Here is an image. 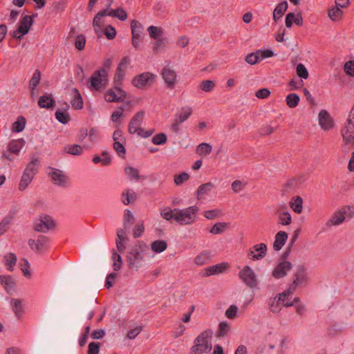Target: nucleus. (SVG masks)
Listing matches in <instances>:
<instances>
[{"mask_svg": "<svg viewBox=\"0 0 354 354\" xmlns=\"http://www.w3.org/2000/svg\"><path fill=\"white\" fill-rule=\"evenodd\" d=\"M214 86L215 84L212 80H204L199 85V88L205 92H210Z\"/></svg>", "mask_w": 354, "mask_h": 354, "instance_id": "57", "label": "nucleus"}, {"mask_svg": "<svg viewBox=\"0 0 354 354\" xmlns=\"http://www.w3.org/2000/svg\"><path fill=\"white\" fill-rule=\"evenodd\" d=\"M253 250L258 253L252 257L253 261L262 259L266 255L267 246L265 243H259L253 246Z\"/></svg>", "mask_w": 354, "mask_h": 354, "instance_id": "30", "label": "nucleus"}, {"mask_svg": "<svg viewBox=\"0 0 354 354\" xmlns=\"http://www.w3.org/2000/svg\"><path fill=\"white\" fill-rule=\"evenodd\" d=\"M167 248V243L163 240H157L153 241L151 245V250L156 253H160L165 251Z\"/></svg>", "mask_w": 354, "mask_h": 354, "instance_id": "38", "label": "nucleus"}, {"mask_svg": "<svg viewBox=\"0 0 354 354\" xmlns=\"http://www.w3.org/2000/svg\"><path fill=\"white\" fill-rule=\"evenodd\" d=\"M111 15L112 17H116L121 21H125L127 19V14L122 8H118L115 10L111 9Z\"/></svg>", "mask_w": 354, "mask_h": 354, "instance_id": "51", "label": "nucleus"}, {"mask_svg": "<svg viewBox=\"0 0 354 354\" xmlns=\"http://www.w3.org/2000/svg\"><path fill=\"white\" fill-rule=\"evenodd\" d=\"M104 100L108 102H121L122 99L118 97L114 88H110L104 93Z\"/></svg>", "mask_w": 354, "mask_h": 354, "instance_id": "36", "label": "nucleus"}, {"mask_svg": "<svg viewBox=\"0 0 354 354\" xmlns=\"http://www.w3.org/2000/svg\"><path fill=\"white\" fill-rule=\"evenodd\" d=\"M212 151V147L206 142L201 143L196 148V153L200 156H206L209 155Z\"/></svg>", "mask_w": 354, "mask_h": 354, "instance_id": "34", "label": "nucleus"}, {"mask_svg": "<svg viewBox=\"0 0 354 354\" xmlns=\"http://www.w3.org/2000/svg\"><path fill=\"white\" fill-rule=\"evenodd\" d=\"M167 141V135L165 133H159L152 138V142L156 145H165Z\"/></svg>", "mask_w": 354, "mask_h": 354, "instance_id": "53", "label": "nucleus"}, {"mask_svg": "<svg viewBox=\"0 0 354 354\" xmlns=\"http://www.w3.org/2000/svg\"><path fill=\"white\" fill-rule=\"evenodd\" d=\"M292 268L290 261H278V263L272 270V275L275 279H281L287 275L288 271Z\"/></svg>", "mask_w": 354, "mask_h": 354, "instance_id": "11", "label": "nucleus"}, {"mask_svg": "<svg viewBox=\"0 0 354 354\" xmlns=\"http://www.w3.org/2000/svg\"><path fill=\"white\" fill-rule=\"evenodd\" d=\"M116 30L111 25H108L106 26L104 30V34L108 39H113L116 36Z\"/></svg>", "mask_w": 354, "mask_h": 354, "instance_id": "61", "label": "nucleus"}, {"mask_svg": "<svg viewBox=\"0 0 354 354\" xmlns=\"http://www.w3.org/2000/svg\"><path fill=\"white\" fill-rule=\"evenodd\" d=\"M112 259L113 261V270H120L122 263V257L115 250H113L112 252Z\"/></svg>", "mask_w": 354, "mask_h": 354, "instance_id": "49", "label": "nucleus"}, {"mask_svg": "<svg viewBox=\"0 0 354 354\" xmlns=\"http://www.w3.org/2000/svg\"><path fill=\"white\" fill-rule=\"evenodd\" d=\"M145 117V111L137 112L131 119L128 125V132L130 134L137 133L140 129Z\"/></svg>", "mask_w": 354, "mask_h": 354, "instance_id": "14", "label": "nucleus"}, {"mask_svg": "<svg viewBox=\"0 0 354 354\" xmlns=\"http://www.w3.org/2000/svg\"><path fill=\"white\" fill-rule=\"evenodd\" d=\"M37 15H25L21 17L19 25L17 28V32L21 33V35H26L33 24V17H36Z\"/></svg>", "mask_w": 354, "mask_h": 354, "instance_id": "17", "label": "nucleus"}, {"mask_svg": "<svg viewBox=\"0 0 354 354\" xmlns=\"http://www.w3.org/2000/svg\"><path fill=\"white\" fill-rule=\"evenodd\" d=\"M161 75L166 86L169 88H174L176 82V73L169 66H165L162 69Z\"/></svg>", "mask_w": 354, "mask_h": 354, "instance_id": "13", "label": "nucleus"}, {"mask_svg": "<svg viewBox=\"0 0 354 354\" xmlns=\"http://www.w3.org/2000/svg\"><path fill=\"white\" fill-rule=\"evenodd\" d=\"M135 222L134 216L129 209H125L124 212L123 225L124 228L127 230L131 225Z\"/></svg>", "mask_w": 354, "mask_h": 354, "instance_id": "42", "label": "nucleus"}, {"mask_svg": "<svg viewBox=\"0 0 354 354\" xmlns=\"http://www.w3.org/2000/svg\"><path fill=\"white\" fill-rule=\"evenodd\" d=\"M350 206H344L339 210L335 212L326 222V225L328 227L332 225H338L344 222L348 211L351 210Z\"/></svg>", "mask_w": 354, "mask_h": 354, "instance_id": "10", "label": "nucleus"}, {"mask_svg": "<svg viewBox=\"0 0 354 354\" xmlns=\"http://www.w3.org/2000/svg\"><path fill=\"white\" fill-rule=\"evenodd\" d=\"M299 100V96L294 93L288 94L286 98V104L289 108H295L296 106H297Z\"/></svg>", "mask_w": 354, "mask_h": 354, "instance_id": "41", "label": "nucleus"}, {"mask_svg": "<svg viewBox=\"0 0 354 354\" xmlns=\"http://www.w3.org/2000/svg\"><path fill=\"white\" fill-rule=\"evenodd\" d=\"M293 22L299 26L303 25L304 20L301 12H298L296 15L293 12H289L286 15L285 19L286 26L288 28H291Z\"/></svg>", "mask_w": 354, "mask_h": 354, "instance_id": "20", "label": "nucleus"}, {"mask_svg": "<svg viewBox=\"0 0 354 354\" xmlns=\"http://www.w3.org/2000/svg\"><path fill=\"white\" fill-rule=\"evenodd\" d=\"M288 237V234L287 232L284 231L278 232L275 235L274 241L273 243V249L275 251H279L285 245Z\"/></svg>", "mask_w": 354, "mask_h": 354, "instance_id": "22", "label": "nucleus"}, {"mask_svg": "<svg viewBox=\"0 0 354 354\" xmlns=\"http://www.w3.org/2000/svg\"><path fill=\"white\" fill-rule=\"evenodd\" d=\"M147 31L149 32V36L151 38L153 39H157L161 38L160 37L163 34L162 29L160 27L151 26L147 28Z\"/></svg>", "mask_w": 354, "mask_h": 354, "instance_id": "44", "label": "nucleus"}, {"mask_svg": "<svg viewBox=\"0 0 354 354\" xmlns=\"http://www.w3.org/2000/svg\"><path fill=\"white\" fill-rule=\"evenodd\" d=\"M149 250L147 245L142 241H138L127 252V261L129 268L140 267V262L143 260L144 254Z\"/></svg>", "mask_w": 354, "mask_h": 354, "instance_id": "1", "label": "nucleus"}, {"mask_svg": "<svg viewBox=\"0 0 354 354\" xmlns=\"http://www.w3.org/2000/svg\"><path fill=\"white\" fill-rule=\"evenodd\" d=\"M41 80V73L39 70H36L29 82V86L31 88L32 93L39 84Z\"/></svg>", "mask_w": 354, "mask_h": 354, "instance_id": "46", "label": "nucleus"}, {"mask_svg": "<svg viewBox=\"0 0 354 354\" xmlns=\"http://www.w3.org/2000/svg\"><path fill=\"white\" fill-rule=\"evenodd\" d=\"M342 15L343 12L342 10L336 6L328 10V16L333 21H339L342 17Z\"/></svg>", "mask_w": 354, "mask_h": 354, "instance_id": "35", "label": "nucleus"}, {"mask_svg": "<svg viewBox=\"0 0 354 354\" xmlns=\"http://www.w3.org/2000/svg\"><path fill=\"white\" fill-rule=\"evenodd\" d=\"M124 71L123 69L116 68L115 75H114V84L115 85H121L122 82L123 80L124 76Z\"/></svg>", "mask_w": 354, "mask_h": 354, "instance_id": "62", "label": "nucleus"}, {"mask_svg": "<svg viewBox=\"0 0 354 354\" xmlns=\"http://www.w3.org/2000/svg\"><path fill=\"white\" fill-rule=\"evenodd\" d=\"M227 268L225 263H218L212 266L207 267L205 269L203 276L208 277L214 274L222 273Z\"/></svg>", "mask_w": 354, "mask_h": 354, "instance_id": "27", "label": "nucleus"}, {"mask_svg": "<svg viewBox=\"0 0 354 354\" xmlns=\"http://www.w3.org/2000/svg\"><path fill=\"white\" fill-rule=\"evenodd\" d=\"M26 142L23 138L18 140H12L7 147L8 151L10 153L18 155Z\"/></svg>", "mask_w": 354, "mask_h": 354, "instance_id": "23", "label": "nucleus"}, {"mask_svg": "<svg viewBox=\"0 0 354 354\" xmlns=\"http://www.w3.org/2000/svg\"><path fill=\"white\" fill-rule=\"evenodd\" d=\"M10 304L15 315L19 319L24 313V307L21 300L19 299H11Z\"/></svg>", "mask_w": 354, "mask_h": 354, "instance_id": "29", "label": "nucleus"}, {"mask_svg": "<svg viewBox=\"0 0 354 354\" xmlns=\"http://www.w3.org/2000/svg\"><path fill=\"white\" fill-rule=\"evenodd\" d=\"M198 211L196 206H190L179 209H174V220L180 225H189L194 223Z\"/></svg>", "mask_w": 354, "mask_h": 354, "instance_id": "5", "label": "nucleus"}, {"mask_svg": "<svg viewBox=\"0 0 354 354\" xmlns=\"http://www.w3.org/2000/svg\"><path fill=\"white\" fill-rule=\"evenodd\" d=\"M125 143L126 142H123L121 141V142H113V147L114 150L117 152L118 156L122 158H125V154L127 152L125 147H124Z\"/></svg>", "mask_w": 354, "mask_h": 354, "instance_id": "45", "label": "nucleus"}, {"mask_svg": "<svg viewBox=\"0 0 354 354\" xmlns=\"http://www.w3.org/2000/svg\"><path fill=\"white\" fill-rule=\"evenodd\" d=\"M227 227V223L218 222L215 223L209 230V232L213 234H219L223 233Z\"/></svg>", "mask_w": 354, "mask_h": 354, "instance_id": "48", "label": "nucleus"}, {"mask_svg": "<svg viewBox=\"0 0 354 354\" xmlns=\"http://www.w3.org/2000/svg\"><path fill=\"white\" fill-rule=\"evenodd\" d=\"M160 215L167 221L174 219V209L172 210L170 207H165L160 211Z\"/></svg>", "mask_w": 354, "mask_h": 354, "instance_id": "60", "label": "nucleus"}, {"mask_svg": "<svg viewBox=\"0 0 354 354\" xmlns=\"http://www.w3.org/2000/svg\"><path fill=\"white\" fill-rule=\"evenodd\" d=\"M131 44L132 46L137 50L140 47V44L142 41L141 35L142 33V26L136 19H133L131 22Z\"/></svg>", "mask_w": 354, "mask_h": 354, "instance_id": "9", "label": "nucleus"}, {"mask_svg": "<svg viewBox=\"0 0 354 354\" xmlns=\"http://www.w3.org/2000/svg\"><path fill=\"white\" fill-rule=\"evenodd\" d=\"M214 187L212 183L208 182L200 185L197 189V198L198 199L203 198L205 196L207 195Z\"/></svg>", "mask_w": 354, "mask_h": 354, "instance_id": "28", "label": "nucleus"}, {"mask_svg": "<svg viewBox=\"0 0 354 354\" xmlns=\"http://www.w3.org/2000/svg\"><path fill=\"white\" fill-rule=\"evenodd\" d=\"M83 147L77 144L66 145L64 148V151L71 155L80 156L83 153Z\"/></svg>", "mask_w": 354, "mask_h": 354, "instance_id": "31", "label": "nucleus"}, {"mask_svg": "<svg viewBox=\"0 0 354 354\" xmlns=\"http://www.w3.org/2000/svg\"><path fill=\"white\" fill-rule=\"evenodd\" d=\"M288 8V4L286 1H283L276 6L272 14V18L275 23L282 17Z\"/></svg>", "mask_w": 354, "mask_h": 354, "instance_id": "26", "label": "nucleus"}, {"mask_svg": "<svg viewBox=\"0 0 354 354\" xmlns=\"http://www.w3.org/2000/svg\"><path fill=\"white\" fill-rule=\"evenodd\" d=\"M28 243L31 250L40 254L48 246L49 239L46 236L39 235L37 241L30 239Z\"/></svg>", "mask_w": 354, "mask_h": 354, "instance_id": "12", "label": "nucleus"}, {"mask_svg": "<svg viewBox=\"0 0 354 354\" xmlns=\"http://www.w3.org/2000/svg\"><path fill=\"white\" fill-rule=\"evenodd\" d=\"M55 118L62 124H66L71 120L69 114L65 111L57 110L55 113Z\"/></svg>", "mask_w": 354, "mask_h": 354, "instance_id": "47", "label": "nucleus"}, {"mask_svg": "<svg viewBox=\"0 0 354 354\" xmlns=\"http://www.w3.org/2000/svg\"><path fill=\"white\" fill-rule=\"evenodd\" d=\"M192 113V109L189 106L182 107L181 111L178 114L176 115V121L183 123L187 120Z\"/></svg>", "mask_w": 354, "mask_h": 354, "instance_id": "33", "label": "nucleus"}, {"mask_svg": "<svg viewBox=\"0 0 354 354\" xmlns=\"http://www.w3.org/2000/svg\"><path fill=\"white\" fill-rule=\"evenodd\" d=\"M155 75L149 72L143 73L132 80V84L138 88L153 83Z\"/></svg>", "mask_w": 354, "mask_h": 354, "instance_id": "15", "label": "nucleus"}, {"mask_svg": "<svg viewBox=\"0 0 354 354\" xmlns=\"http://www.w3.org/2000/svg\"><path fill=\"white\" fill-rule=\"evenodd\" d=\"M345 73L350 77H354V61H348L344 66Z\"/></svg>", "mask_w": 354, "mask_h": 354, "instance_id": "64", "label": "nucleus"}, {"mask_svg": "<svg viewBox=\"0 0 354 354\" xmlns=\"http://www.w3.org/2000/svg\"><path fill=\"white\" fill-rule=\"evenodd\" d=\"M26 120L24 116H19L17 120L12 124V131L15 133H19L22 131L26 126Z\"/></svg>", "mask_w": 354, "mask_h": 354, "instance_id": "39", "label": "nucleus"}, {"mask_svg": "<svg viewBox=\"0 0 354 354\" xmlns=\"http://www.w3.org/2000/svg\"><path fill=\"white\" fill-rule=\"evenodd\" d=\"M55 226L54 220L47 214H41L40 218L34 223V230L37 232H46L54 228Z\"/></svg>", "mask_w": 354, "mask_h": 354, "instance_id": "8", "label": "nucleus"}, {"mask_svg": "<svg viewBox=\"0 0 354 354\" xmlns=\"http://www.w3.org/2000/svg\"><path fill=\"white\" fill-rule=\"evenodd\" d=\"M296 72L297 75L302 79H307L308 77V71L302 64H297L296 67Z\"/></svg>", "mask_w": 354, "mask_h": 354, "instance_id": "59", "label": "nucleus"}, {"mask_svg": "<svg viewBox=\"0 0 354 354\" xmlns=\"http://www.w3.org/2000/svg\"><path fill=\"white\" fill-rule=\"evenodd\" d=\"M260 52L261 50H257L255 52L248 54L245 57V61L250 65L259 63L261 61Z\"/></svg>", "mask_w": 354, "mask_h": 354, "instance_id": "40", "label": "nucleus"}, {"mask_svg": "<svg viewBox=\"0 0 354 354\" xmlns=\"http://www.w3.org/2000/svg\"><path fill=\"white\" fill-rule=\"evenodd\" d=\"M343 140L346 144L354 145V126L347 122L341 131Z\"/></svg>", "mask_w": 354, "mask_h": 354, "instance_id": "18", "label": "nucleus"}, {"mask_svg": "<svg viewBox=\"0 0 354 354\" xmlns=\"http://www.w3.org/2000/svg\"><path fill=\"white\" fill-rule=\"evenodd\" d=\"M39 168V160L37 158H32L31 161L26 165L21 180L19 184V189L24 191L32 182Z\"/></svg>", "mask_w": 354, "mask_h": 354, "instance_id": "4", "label": "nucleus"}, {"mask_svg": "<svg viewBox=\"0 0 354 354\" xmlns=\"http://www.w3.org/2000/svg\"><path fill=\"white\" fill-rule=\"evenodd\" d=\"M102 156L104 157L102 158L99 156H95L93 158V162L95 164L101 163L102 166H109L111 164V157L109 156V153L106 151L102 153Z\"/></svg>", "mask_w": 354, "mask_h": 354, "instance_id": "32", "label": "nucleus"}, {"mask_svg": "<svg viewBox=\"0 0 354 354\" xmlns=\"http://www.w3.org/2000/svg\"><path fill=\"white\" fill-rule=\"evenodd\" d=\"M73 99L71 100V104L73 109L80 110L83 108L84 102L82 95L77 88H73L72 89Z\"/></svg>", "mask_w": 354, "mask_h": 354, "instance_id": "25", "label": "nucleus"}, {"mask_svg": "<svg viewBox=\"0 0 354 354\" xmlns=\"http://www.w3.org/2000/svg\"><path fill=\"white\" fill-rule=\"evenodd\" d=\"M285 297H281V299L279 300V294L278 295V299L276 301V297L270 298L269 301L270 310L273 313H279L281 310L279 308V305L281 304V301H284Z\"/></svg>", "mask_w": 354, "mask_h": 354, "instance_id": "43", "label": "nucleus"}, {"mask_svg": "<svg viewBox=\"0 0 354 354\" xmlns=\"http://www.w3.org/2000/svg\"><path fill=\"white\" fill-rule=\"evenodd\" d=\"M303 200L300 196H297L295 201L290 202V205L295 213L300 214L302 212Z\"/></svg>", "mask_w": 354, "mask_h": 354, "instance_id": "52", "label": "nucleus"}, {"mask_svg": "<svg viewBox=\"0 0 354 354\" xmlns=\"http://www.w3.org/2000/svg\"><path fill=\"white\" fill-rule=\"evenodd\" d=\"M136 198L137 196L134 192L130 193L129 191H127L126 194L124 192L122 194V203L126 205H129L131 202L135 201Z\"/></svg>", "mask_w": 354, "mask_h": 354, "instance_id": "50", "label": "nucleus"}, {"mask_svg": "<svg viewBox=\"0 0 354 354\" xmlns=\"http://www.w3.org/2000/svg\"><path fill=\"white\" fill-rule=\"evenodd\" d=\"M108 84V72L106 68H100L93 72L89 78L88 88L91 91H100Z\"/></svg>", "mask_w": 354, "mask_h": 354, "instance_id": "6", "label": "nucleus"}, {"mask_svg": "<svg viewBox=\"0 0 354 354\" xmlns=\"http://www.w3.org/2000/svg\"><path fill=\"white\" fill-rule=\"evenodd\" d=\"M4 259H6L5 266L7 269L12 272L14 270V266L17 263V256L15 254L10 252L7 255L4 256Z\"/></svg>", "mask_w": 354, "mask_h": 354, "instance_id": "37", "label": "nucleus"}, {"mask_svg": "<svg viewBox=\"0 0 354 354\" xmlns=\"http://www.w3.org/2000/svg\"><path fill=\"white\" fill-rule=\"evenodd\" d=\"M319 124L324 131H328L333 128L334 121L326 110L323 109L319 111Z\"/></svg>", "mask_w": 354, "mask_h": 354, "instance_id": "16", "label": "nucleus"}, {"mask_svg": "<svg viewBox=\"0 0 354 354\" xmlns=\"http://www.w3.org/2000/svg\"><path fill=\"white\" fill-rule=\"evenodd\" d=\"M52 170L50 175L55 184L58 186L65 187L68 179L67 176L62 171L58 169L52 168Z\"/></svg>", "mask_w": 354, "mask_h": 354, "instance_id": "19", "label": "nucleus"}, {"mask_svg": "<svg viewBox=\"0 0 354 354\" xmlns=\"http://www.w3.org/2000/svg\"><path fill=\"white\" fill-rule=\"evenodd\" d=\"M292 218L288 212H283L279 215V222L283 225H289L291 223Z\"/></svg>", "mask_w": 354, "mask_h": 354, "instance_id": "56", "label": "nucleus"}, {"mask_svg": "<svg viewBox=\"0 0 354 354\" xmlns=\"http://www.w3.org/2000/svg\"><path fill=\"white\" fill-rule=\"evenodd\" d=\"M308 277L307 268L304 265L297 267L295 272L292 275V282L289 287L282 293L279 294V300L281 297H286L288 295H292L299 286H306L308 283Z\"/></svg>", "mask_w": 354, "mask_h": 354, "instance_id": "3", "label": "nucleus"}, {"mask_svg": "<svg viewBox=\"0 0 354 354\" xmlns=\"http://www.w3.org/2000/svg\"><path fill=\"white\" fill-rule=\"evenodd\" d=\"M189 178V175L186 172H181L174 176V183L176 185H180Z\"/></svg>", "mask_w": 354, "mask_h": 354, "instance_id": "58", "label": "nucleus"}, {"mask_svg": "<svg viewBox=\"0 0 354 354\" xmlns=\"http://www.w3.org/2000/svg\"><path fill=\"white\" fill-rule=\"evenodd\" d=\"M86 37L84 35H78L75 39V46L79 50H82L85 48Z\"/></svg>", "mask_w": 354, "mask_h": 354, "instance_id": "55", "label": "nucleus"}, {"mask_svg": "<svg viewBox=\"0 0 354 354\" xmlns=\"http://www.w3.org/2000/svg\"><path fill=\"white\" fill-rule=\"evenodd\" d=\"M38 106L44 109H52L55 106V100L52 95H44L39 97L38 100Z\"/></svg>", "mask_w": 354, "mask_h": 354, "instance_id": "24", "label": "nucleus"}, {"mask_svg": "<svg viewBox=\"0 0 354 354\" xmlns=\"http://www.w3.org/2000/svg\"><path fill=\"white\" fill-rule=\"evenodd\" d=\"M0 284L3 287L7 293L14 290L16 287V282L10 275H0Z\"/></svg>", "mask_w": 354, "mask_h": 354, "instance_id": "21", "label": "nucleus"}, {"mask_svg": "<svg viewBox=\"0 0 354 354\" xmlns=\"http://www.w3.org/2000/svg\"><path fill=\"white\" fill-rule=\"evenodd\" d=\"M240 279L250 288H255L257 286V279L253 270L245 266L239 273Z\"/></svg>", "mask_w": 354, "mask_h": 354, "instance_id": "7", "label": "nucleus"}, {"mask_svg": "<svg viewBox=\"0 0 354 354\" xmlns=\"http://www.w3.org/2000/svg\"><path fill=\"white\" fill-rule=\"evenodd\" d=\"M100 343L92 342L88 346V354H98L100 348Z\"/></svg>", "mask_w": 354, "mask_h": 354, "instance_id": "63", "label": "nucleus"}, {"mask_svg": "<svg viewBox=\"0 0 354 354\" xmlns=\"http://www.w3.org/2000/svg\"><path fill=\"white\" fill-rule=\"evenodd\" d=\"M230 330V326L225 322H221L218 325V329L216 332V337H224Z\"/></svg>", "mask_w": 354, "mask_h": 354, "instance_id": "54", "label": "nucleus"}, {"mask_svg": "<svg viewBox=\"0 0 354 354\" xmlns=\"http://www.w3.org/2000/svg\"><path fill=\"white\" fill-rule=\"evenodd\" d=\"M212 330L207 329L203 331L194 339V345L191 347L189 354H203L212 350L211 338Z\"/></svg>", "mask_w": 354, "mask_h": 354, "instance_id": "2", "label": "nucleus"}]
</instances>
